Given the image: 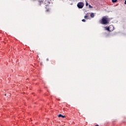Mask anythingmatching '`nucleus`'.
Masks as SVG:
<instances>
[{
  "label": "nucleus",
  "instance_id": "nucleus-12",
  "mask_svg": "<svg viewBox=\"0 0 126 126\" xmlns=\"http://www.w3.org/2000/svg\"><path fill=\"white\" fill-rule=\"evenodd\" d=\"M86 6H88V3H86Z\"/></svg>",
  "mask_w": 126,
  "mask_h": 126
},
{
  "label": "nucleus",
  "instance_id": "nucleus-6",
  "mask_svg": "<svg viewBox=\"0 0 126 126\" xmlns=\"http://www.w3.org/2000/svg\"><path fill=\"white\" fill-rule=\"evenodd\" d=\"M39 5H41V4H42V3H43V1L39 0Z\"/></svg>",
  "mask_w": 126,
  "mask_h": 126
},
{
  "label": "nucleus",
  "instance_id": "nucleus-5",
  "mask_svg": "<svg viewBox=\"0 0 126 126\" xmlns=\"http://www.w3.org/2000/svg\"><path fill=\"white\" fill-rule=\"evenodd\" d=\"M94 13H92L91 14V17H92V18H93L94 17Z\"/></svg>",
  "mask_w": 126,
  "mask_h": 126
},
{
  "label": "nucleus",
  "instance_id": "nucleus-8",
  "mask_svg": "<svg viewBox=\"0 0 126 126\" xmlns=\"http://www.w3.org/2000/svg\"><path fill=\"white\" fill-rule=\"evenodd\" d=\"M51 63H52V64H54V63H56V61H52L51 62Z\"/></svg>",
  "mask_w": 126,
  "mask_h": 126
},
{
  "label": "nucleus",
  "instance_id": "nucleus-7",
  "mask_svg": "<svg viewBox=\"0 0 126 126\" xmlns=\"http://www.w3.org/2000/svg\"><path fill=\"white\" fill-rule=\"evenodd\" d=\"M112 2L115 3L117 2L118 1V0H112Z\"/></svg>",
  "mask_w": 126,
  "mask_h": 126
},
{
  "label": "nucleus",
  "instance_id": "nucleus-3",
  "mask_svg": "<svg viewBox=\"0 0 126 126\" xmlns=\"http://www.w3.org/2000/svg\"><path fill=\"white\" fill-rule=\"evenodd\" d=\"M106 30H107V31H109L110 32L113 31V30H114V26L111 25L109 26L107 29Z\"/></svg>",
  "mask_w": 126,
  "mask_h": 126
},
{
  "label": "nucleus",
  "instance_id": "nucleus-13",
  "mask_svg": "<svg viewBox=\"0 0 126 126\" xmlns=\"http://www.w3.org/2000/svg\"><path fill=\"white\" fill-rule=\"evenodd\" d=\"M125 4H126V0H125Z\"/></svg>",
  "mask_w": 126,
  "mask_h": 126
},
{
  "label": "nucleus",
  "instance_id": "nucleus-14",
  "mask_svg": "<svg viewBox=\"0 0 126 126\" xmlns=\"http://www.w3.org/2000/svg\"><path fill=\"white\" fill-rule=\"evenodd\" d=\"M46 61H49V59L47 58V59H46Z\"/></svg>",
  "mask_w": 126,
  "mask_h": 126
},
{
  "label": "nucleus",
  "instance_id": "nucleus-11",
  "mask_svg": "<svg viewBox=\"0 0 126 126\" xmlns=\"http://www.w3.org/2000/svg\"><path fill=\"white\" fill-rule=\"evenodd\" d=\"M89 7L90 8H92V7H93L91 5H89Z\"/></svg>",
  "mask_w": 126,
  "mask_h": 126
},
{
  "label": "nucleus",
  "instance_id": "nucleus-10",
  "mask_svg": "<svg viewBox=\"0 0 126 126\" xmlns=\"http://www.w3.org/2000/svg\"><path fill=\"white\" fill-rule=\"evenodd\" d=\"M82 21L83 22H86V20H85V19H83V20H82Z\"/></svg>",
  "mask_w": 126,
  "mask_h": 126
},
{
  "label": "nucleus",
  "instance_id": "nucleus-4",
  "mask_svg": "<svg viewBox=\"0 0 126 126\" xmlns=\"http://www.w3.org/2000/svg\"><path fill=\"white\" fill-rule=\"evenodd\" d=\"M58 117L59 118H65V116H63V115H62V114H60V115H58Z\"/></svg>",
  "mask_w": 126,
  "mask_h": 126
},
{
  "label": "nucleus",
  "instance_id": "nucleus-9",
  "mask_svg": "<svg viewBox=\"0 0 126 126\" xmlns=\"http://www.w3.org/2000/svg\"><path fill=\"white\" fill-rule=\"evenodd\" d=\"M84 18H85V19H88V15L85 16Z\"/></svg>",
  "mask_w": 126,
  "mask_h": 126
},
{
  "label": "nucleus",
  "instance_id": "nucleus-15",
  "mask_svg": "<svg viewBox=\"0 0 126 126\" xmlns=\"http://www.w3.org/2000/svg\"><path fill=\"white\" fill-rule=\"evenodd\" d=\"M95 126H99V125H95Z\"/></svg>",
  "mask_w": 126,
  "mask_h": 126
},
{
  "label": "nucleus",
  "instance_id": "nucleus-1",
  "mask_svg": "<svg viewBox=\"0 0 126 126\" xmlns=\"http://www.w3.org/2000/svg\"><path fill=\"white\" fill-rule=\"evenodd\" d=\"M100 23L103 25H107L109 24V20L107 17H103L101 19V20L100 21Z\"/></svg>",
  "mask_w": 126,
  "mask_h": 126
},
{
  "label": "nucleus",
  "instance_id": "nucleus-16",
  "mask_svg": "<svg viewBox=\"0 0 126 126\" xmlns=\"http://www.w3.org/2000/svg\"><path fill=\"white\" fill-rule=\"evenodd\" d=\"M5 96H6V94H5Z\"/></svg>",
  "mask_w": 126,
  "mask_h": 126
},
{
  "label": "nucleus",
  "instance_id": "nucleus-2",
  "mask_svg": "<svg viewBox=\"0 0 126 126\" xmlns=\"http://www.w3.org/2000/svg\"><path fill=\"white\" fill-rule=\"evenodd\" d=\"M83 6H84V3L82 2H79L77 4V7L78 8H83Z\"/></svg>",
  "mask_w": 126,
  "mask_h": 126
}]
</instances>
